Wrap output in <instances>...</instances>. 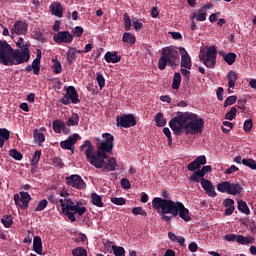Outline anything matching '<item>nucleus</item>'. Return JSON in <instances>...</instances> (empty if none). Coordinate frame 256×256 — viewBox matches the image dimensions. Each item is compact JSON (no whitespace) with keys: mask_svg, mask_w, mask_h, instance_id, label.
Wrapping results in <instances>:
<instances>
[{"mask_svg":"<svg viewBox=\"0 0 256 256\" xmlns=\"http://www.w3.org/2000/svg\"><path fill=\"white\" fill-rule=\"evenodd\" d=\"M201 185L205 191L209 195V197L215 198L217 193L215 192V187L212 182L208 179H201Z\"/></svg>","mask_w":256,"mask_h":256,"instance_id":"f3484780","label":"nucleus"},{"mask_svg":"<svg viewBox=\"0 0 256 256\" xmlns=\"http://www.w3.org/2000/svg\"><path fill=\"white\" fill-rule=\"evenodd\" d=\"M178 49L181 54V65H190L192 63V59L187 50L183 47H179Z\"/></svg>","mask_w":256,"mask_h":256,"instance_id":"412c9836","label":"nucleus"},{"mask_svg":"<svg viewBox=\"0 0 256 256\" xmlns=\"http://www.w3.org/2000/svg\"><path fill=\"white\" fill-rule=\"evenodd\" d=\"M223 126L228 128V129L222 128V132L225 133V134H227V133H229L230 130L233 128V123H232V122H229V121H224V122H223Z\"/></svg>","mask_w":256,"mask_h":256,"instance_id":"052dcab7","label":"nucleus"},{"mask_svg":"<svg viewBox=\"0 0 256 256\" xmlns=\"http://www.w3.org/2000/svg\"><path fill=\"white\" fill-rule=\"evenodd\" d=\"M41 155H42L41 151H35L34 152V157L32 159L31 166L37 167V165L39 164Z\"/></svg>","mask_w":256,"mask_h":256,"instance_id":"de8ad7c7","label":"nucleus"},{"mask_svg":"<svg viewBox=\"0 0 256 256\" xmlns=\"http://www.w3.org/2000/svg\"><path fill=\"white\" fill-rule=\"evenodd\" d=\"M205 179L200 171L197 170L195 172H193V174L190 176V181L191 182H195V183H201V180Z\"/></svg>","mask_w":256,"mask_h":256,"instance_id":"2f4dec72","label":"nucleus"},{"mask_svg":"<svg viewBox=\"0 0 256 256\" xmlns=\"http://www.w3.org/2000/svg\"><path fill=\"white\" fill-rule=\"evenodd\" d=\"M80 122V116L77 113H73L71 118L67 121V126L73 127L78 126Z\"/></svg>","mask_w":256,"mask_h":256,"instance_id":"cd10ccee","label":"nucleus"},{"mask_svg":"<svg viewBox=\"0 0 256 256\" xmlns=\"http://www.w3.org/2000/svg\"><path fill=\"white\" fill-rule=\"evenodd\" d=\"M33 250L36 254L42 255L43 243L40 236H34Z\"/></svg>","mask_w":256,"mask_h":256,"instance_id":"4be33fe9","label":"nucleus"},{"mask_svg":"<svg viewBox=\"0 0 256 256\" xmlns=\"http://www.w3.org/2000/svg\"><path fill=\"white\" fill-rule=\"evenodd\" d=\"M34 139L41 145L45 142V135L42 132H34Z\"/></svg>","mask_w":256,"mask_h":256,"instance_id":"6e6d98bb","label":"nucleus"},{"mask_svg":"<svg viewBox=\"0 0 256 256\" xmlns=\"http://www.w3.org/2000/svg\"><path fill=\"white\" fill-rule=\"evenodd\" d=\"M132 214L133 215H141L143 217H146L147 216V212L142 208V206H138V207H135V208H132Z\"/></svg>","mask_w":256,"mask_h":256,"instance_id":"49530a36","label":"nucleus"},{"mask_svg":"<svg viewBox=\"0 0 256 256\" xmlns=\"http://www.w3.org/2000/svg\"><path fill=\"white\" fill-rule=\"evenodd\" d=\"M72 32L74 36L80 38L84 33V28L81 26H76Z\"/></svg>","mask_w":256,"mask_h":256,"instance_id":"bf43d9fd","label":"nucleus"},{"mask_svg":"<svg viewBox=\"0 0 256 256\" xmlns=\"http://www.w3.org/2000/svg\"><path fill=\"white\" fill-rule=\"evenodd\" d=\"M9 156L17 161H21L23 159V154L21 152H18L16 149L10 150Z\"/></svg>","mask_w":256,"mask_h":256,"instance_id":"a19ab883","label":"nucleus"},{"mask_svg":"<svg viewBox=\"0 0 256 256\" xmlns=\"http://www.w3.org/2000/svg\"><path fill=\"white\" fill-rule=\"evenodd\" d=\"M132 24H133V27H134L135 31H140L143 28V23L139 22L138 19L133 20Z\"/></svg>","mask_w":256,"mask_h":256,"instance_id":"0e129e2a","label":"nucleus"},{"mask_svg":"<svg viewBox=\"0 0 256 256\" xmlns=\"http://www.w3.org/2000/svg\"><path fill=\"white\" fill-rule=\"evenodd\" d=\"M181 84V75L180 73L176 72L174 74L173 82H172V88L176 91H178Z\"/></svg>","mask_w":256,"mask_h":256,"instance_id":"72a5a7b5","label":"nucleus"},{"mask_svg":"<svg viewBox=\"0 0 256 256\" xmlns=\"http://www.w3.org/2000/svg\"><path fill=\"white\" fill-rule=\"evenodd\" d=\"M212 170L213 169H212L211 165H204V167L202 169H200L202 177H205L206 174L211 173Z\"/></svg>","mask_w":256,"mask_h":256,"instance_id":"e2e57ef3","label":"nucleus"},{"mask_svg":"<svg viewBox=\"0 0 256 256\" xmlns=\"http://www.w3.org/2000/svg\"><path fill=\"white\" fill-rule=\"evenodd\" d=\"M188 115L185 134H201L205 124L204 120L192 112H188Z\"/></svg>","mask_w":256,"mask_h":256,"instance_id":"20e7f679","label":"nucleus"},{"mask_svg":"<svg viewBox=\"0 0 256 256\" xmlns=\"http://www.w3.org/2000/svg\"><path fill=\"white\" fill-rule=\"evenodd\" d=\"M103 141L97 147V152L94 153V146L90 140H85L84 144L80 146V150L84 151L86 160L91 166L102 169L103 172H114L117 167V160L115 157L108 156L113 153L115 138L113 135L105 132L102 135Z\"/></svg>","mask_w":256,"mask_h":256,"instance_id":"f257e3e1","label":"nucleus"},{"mask_svg":"<svg viewBox=\"0 0 256 256\" xmlns=\"http://www.w3.org/2000/svg\"><path fill=\"white\" fill-rule=\"evenodd\" d=\"M236 242L240 245H249V243H251L250 238L243 235H237Z\"/></svg>","mask_w":256,"mask_h":256,"instance_id":"79ce46f5","label":"nucleus"},{"mask_svg":"<svg viewBox=\"0 0 256 256\" xmlns=\"http://www.w3.org/2000/svg\"><path fill=\"white\" fill-rule=\"evenodd\" d=\"M28 31V24L24 23L22 20H17L11 30V33L16 35H25Z\"/></svg>","mask_w":256,"mask_h":256,"instance_id":"dca6fc26","label":"nucleus"},{"mask_svg":"<svg viewBox=\"0 0 256 256\" xmlns=\"http://www.w3.org/2000/svg\"><path fill=\"white\" fill-rule=\"evenodd\" d=\"M10 132L6 128H0V138L9 141Z\"/></svg>","mask_w":256,"mask_h":256,"instance_id":"864d4df0","label":"nucleus"},{"mask_svg":"<svg viewBox=\"0 0 256 256\" xmlns=\"http://www.w3.org/2000/svg\"><path fill=\"white\" fill-rule=\"evenodd\" d=\"M117 126L123 128L135 127L137 125V120L132 114H124L117 117Z\"/></svg>","mask_w":256,"mask_h":256,"instance_id":"9b49d317","label":"nucleus"},{"mask_svg":"<svg viewBox=\"0 0 256 256\" xmlns=\"http://www.w3.org/2000/svg\"><path fill=\"white\" fill-rule=\"evenodd\" d=\"M179 62V51L173 47L162 48V57H160L159 65H176Z\"/></svg>","mask_w":256,"mask_h":256,"instance_id":"0eeeda50","label":"nucleus"},{"mask_svg":"<svg viewBox=\"0 0 256 256\" xmlns=\"http://www.w3.org/2000/svg\"><path fill=\"white\" fill-rule=\"evenodd\" d=\"M50 12L52 15H55L56 17H62L64 13V8L61 6L60 2H53L50 4Z\"/></svg>","mask_w":256,"mask_h":256,"instance_id":"aec40b11","label":"nucleus"},{"mask_svg":"<svg viewBox=\"0 0 256 256\" xmlns=\"http://www.w3.org/2000/svg\"><path fill=\"white\" fill-rule=\"evenodd\" d=\"M52 162L57 167L63 168V166H64V163L62 162L60 157H53Z\"/></svg>","mask_w":256,"mask_h":256,"instance_id":"69168bd1","label":"nucleus"},{"mask_svg":"<svg viewBox=\"0 0 256 256\" xmlns=\"http://www.w3.org/2000/svg\"><path fill=\"white\" fill-rule=\"evenodd\" d=\"M104 59L107 63L116 64L121 61L122 56L119 55L118 51H114V52L107 51L106 54L104 55Z\"/></svg>","mask_w":256,"mask_h":256,"instance_id":"a211bd4d","label":"nucleus"},{"mask_svg":"<svg viewBox=\"0 0 256 256\" xmlns=\"http://www.w3.org/2000/svg\"><path fill=\"white\" fill-rule=\"evenodd\" d=\"M123 19L125 22L126 31H130L131 30V17L127 12L124 14Z\"/></svg>","mask_w":256,"mask_h":256,"instance_id":"603ef678","label":"nucleus"},{"mask_svg":"<svg viewBox=\"0 0 256 256\" xmlns=\"http://www.w3.org/2000/svg\"><path fill=\"white\" fill-rule=\"evenodd\" d=\"M77 50L76 48H69V51L67 52V60L70 64L73 63V61L76 59L77 57Z\"/></svg>","mask_w":256,"mask_h":256,"instance_id":"c9c22d12","label":"nucleus"},{"mask_svg":"<svg viewBox=\"0 0 256 256\" xmlns=\"http://www.w3.org/2000/svg\"><path fill=\"white\" fill-rule=\"evenodd\" d=\"M243 192V187L235 182H229V191L228 194L231 195H239Z\"/></svg>","mask_w":256,"mask_h":256,"instance_id":"5701e85b","label":"nucleus"},{"mask_svg":"<svg viewBox=\"0 0 256 256\" xmlns=\"http://www.w3.org/2000/svg\"><path fill=\"white\" fill-rule=\"evenodd\" d=\"M26 71L27 72L33 71L34 75L39 76L40 65H28L26 66Z\"/></svg>","mask_w":256,"mask_h":256,"instance_id":"8fccbe9b","label":"nucleus"},{"mask_svg":"<svg viewBox=\"0 0 256 256\" xmlns=\"http://www.w3.org/2000/svg\"><path fill=\"white\" fill-rule=\"evenodd\" d=\"M31 43L26 42L23 48L13 49L7 41H0V63L19 65L28 63L31 59Z\"/></svg>","mask_w":256,"mask_h":256,"instance_id":"f03ea898","label":"nucleus"},{"mask_svg":"<svg viewBox=\"0 0 256 256\" xmlns=\"http://www.w3.org/2000/svg\"><path fill=\"white\" fill-rule=\"evenodd\" d=\"M163 134L167 136L168 145H169V147H171V145L173 144L172 132L170 131V129L168 127H166V128H163Z\"/></svg>","mask_w":256,"mask_h":256,"instance_id":"3c124183","label":"nucleus"},{"mask_svg":"<svg viewBox=\"0 0 256 256\" xmlns=\"http://www.w3.org/2000/svg\"><path fill=\"white\" fill-rule=\"evenodd\" d=\"M67 184L77 190H85L87 188L86 182L80 175H71L66 177Z\"/></svg>","mask_w":256,"mask_h":256,"instance_id":"f8f14e48","label":"nucleus"},{"mask_svg":"<svg viewBox=\"0 0 256 256\" xmlns=\"http://www.w3.org/2000/svg\"><path fill=\"white\" fill-rule=\"evenodd\" d=\"M188 117L189 112H177L175 118L169 121V127L176 134L183 131V129L187 132Z\"/></svg>","mask_w":256,"mask_h":256,"instance_id":"39448f33","label":"nucleus"},{"mask_svg":"<svg viewBox=\"0 0 256 256\" xmlns=\"http://www.w3.org/2000/svg\"><path fill=\"white\" fill-rule=\"evenodd\" d=\"M87 211L86 206H78L72 202L71 198H67L66 206L63 208V215L69 218V221L76 222L75 214L83 216Z\"/></svg>","mask_w":256,"mask_h":256,"instance_id":"423d86ee","label":"nucleus"},{"mask_svg":"<svg viewBox=\"0 0 256 256\" xmlns=\"http://www.w3.org/2000/svg\"><path fill=\"white\" fill-rule=\"evenodd\" d=\"M63 123H64V121H62V120L53 121L52 127H53V131L56 134H60L63 131Z\"/></svg>","mask_w":256,"mask_h":256,"instance_id":"7c9ffc66","label":"nucleus"},{"mask_svg":"<svg viewBox=\"0 0 256 256\" xmlns=\"http://www.w3.org/2000/svg\"><path fill=\"white\" fill-rule=\"evenodd\" d=\"M112 250L115 256H125V249L123 246H112Z\"/></svg>","mask_w":256,"mask_h":256,"instance_id":"c03bdc74","label":"nucleus"},{"mask_svg":"<svg viewBox=\"0 0 256 256\" xmlns=\"http://www.w3.org/2000/svg\"><path fill=\"white\" fill-rule=\"evenodd\" d=\"M60 102L63 105L78 104L81 103L78 92L73 86H69L66 90V94L61 98Z\"/></svg>","mask_w":256,"mask_h":256,"instance_id":"1a4fd4ad","label":"nucleus"},{"mask_svg":"<svg viewBox=\"0 0 256 256\" xmlns=\"http://www.w3.org/2000/svg\"><path fill=\"white\" fill-rule=\"evenodd\" d=\"M111 202H112L114 205L123 206V205H125L126 200H125V198H123V197H111Z\"/></svg>","mask_w":256,"mask_h":256,"instance_id":"09e8293b","label":"nucleus"},{"mask_svg":"<svg viewBox=\"0 0 256 256\" xmlns=\"http://www.w3.org/2000/svg\"><path fill=\"white\" fill-rule=\"evenodd\" d=\"M120 185H121L122 188L125 189V190L131 189V182H130V180L127 179V178L121 179Z\"/></svg>","mask_w":256,"mask_h":256,"instance_id":"13d9d810","label":"nucleus"},{"mask_svg":"<svg viewBox=\"0 0 256 256\" xmlns=\"http://www.w3.org/2000/svg\"><path fill=\"white\" fill-rule=\"evenodd\" d=\"M237 117V107H232L231 110L225 114L224 118L227 120H234Z\"/></svg>","mask_w":256,"mask_h":256,"instance_id":"58836bf2","label":"nucleus"},{"mask_svg":"<svg viewBox=\"0 0 256 256\" xmlns=\"http://www.w3.org/2000/svg\"><path fill=\"white\" fill-rule=\"evenodd\" d=\"M13 199L17 207L22 210H26L29 207L31 195L28 192H20V195L14 194Z\"/></svg>","mask_w":256,"mask_h":256,"instance_id":"9d476101","label":"nucleus"},{"mask_svg":"<svg viewBox=\"0 0 256 256\" xmlns=\"http://www.w3.org/2000/svg\"><path fill=\"white\" fill-rule=\"evenodd\" d=\"M223 205L224 207H232L235 205V201L232 200V198H225L224 201H223Z\"/></svg>","mask_w":256,"mask_h":256,"instance_id":"338daca9","label":"nucleus"},{"mask_svg":"<svg viewBox=\"0 0 256 256\" xmlns=\"http://www.w3.org/2000/svg\"><path fill=\"white\" fill-rule=\"evenodd\" d=\"M237 102V96H229L224 100V108L230 107Z\"/></svg>","mask_w":256,"mask_h":256,"instance_id":"a18cd8bd","label":"nucleus"},{"mask_svg":"<svg viewBox=\"0 0 256 256\" xmlns=\"http://www.w3.org/2000/svg\"><path fill=\"white\" fill-rule=\"evenodd\" d=\"M1 223L6 227V229H9L13 225V219L12 216L9 214H6L3 218H1Z\"/></svg>","mask_w":256,"mask_h":256,"instance_id":"f704fd0d","label":"nucleus"},{"mask_svg":"<svg viewBox=\"0 0 256 256\" xmlns=\"http://www.w3.org/2000/svg\"><path fill=\"white\" fill-rule=\"evenodd\" d=\"M53 39L56 44H71L73 42V34L69 31H60L54 34Z\"/></svg>","mask_w":256,"mask_h":256,"instance_id":"ddd939ff","label":"nucleus"},{"mask_svg":"<svg viewBox=\"0 0 256 256\" xmlns=\"http://www.w3.org/2000/svg\"><path fill=\"white\" fill-rule=\"evenodd\" d=\"M238 210L245 215L251 214V210L249 209V206L243 200L238 201Z\"/></svg>","mask_w":256,"mask_h":256,"instance_id":"bb28decb","label":"nucleus"},{"mask_svg":"<svg viewBox=\"0 0 256 256\" xmlns=\"http://www.w3.org/2000/svg\"><path fill=\"white\" fill-rule=\"evenodd\" d=\"M247 103L246 99H239L238 100V108L242 111L246 110L245 104Z\"/></svg>","mask_w":256,"mask_h":256,"instance_id":"774afa93","label":"nucleus"},{"mask_svg":"<svg viewBox=\"0 0 256 256\" xmlns=\"http://www.w3.org/2000/svg\"><path fill=\"white\" fill-rule=\"evenodd\" d=\"M80 139H81V136L79 134H73V135L69 136L68 139L62 140V142L60 143V147L63 150H69V151H72V153H73L74 152L73 145H75L77 143V141Z\"/></svg>","mask_w":256,"mask_h":256,"instance_id":"4468645a","label":"nucleus"},{"mask_svg":"<svg viewBox=\"0 0 256 256\" xmlns=\"http://www.w3.org/2000/svg\"><path fill=\"white\" fill-rule=\"evenodd\" d=\"M230 181H222L217 185V189L220 193H228L229 194V186Z\"/></svg>","mask_w":256,"mask_h":256,"instance_id":"c85d7f7f","label":"nucleus"},{"mask_svg":"<svg viewBox=\"0 0 256 256\" xmlns=\"http://www.w3.org/2000/svg\"><path fill=\"white\" fill-rule=\"evenodd\" d=\"M207 164V158L205 155H200L196 159L188 164V170L190 172H195V170L200 169L201 166Z\"/></svg>","mask_w":256,"mask_h":256,"instance_id":"2eb2a0df","label":"nucleus"},{"mask_svg":"<svg viewBox=\"0 0 256 256\" xmlns=\"http://www.w3.org/2000/svg\"><path fill=\"white\" fill-rule=\"evenodd\" d=\"M73 256H87V250L82 246L72 250Z\"/></svg>","mask_w":256,"mask_h":256,"instance_id":"ea45409f","label":"nucleus"},{"mask_svg":"<svg viewBox=\"0 0 256 256\" xmlns=\"http://www.w3.org/2000/svg\"><path fill=\"white\" fill-rule=\"evenodd\" d=\"M218 54L223 57L224 62L228 65L234 64L237 60V55L235 52H228L226 54L225 51H219Z\"/></svg>","mask_w":256,"mask_h":256,"instance_id":"6ab92c4d","label":"nucleus"},{"mask_svg":"<svg viewBox=\"0 0 256 256\" xmlns=\"http://www.w3.org/2000/svg\"><path fill=\"white\" fill-rule=\"evenodd\" d=\"M252 127H253V121L251 119H248L244 122V131L245 132H251Z\"/></svg>","mask_w":256,"mask_h":256,"instance_id":"680f3d73","label":"nucleus"},{"mask_svg":"<svg viewBox=\"0 0 256 256\" xmlns=\"http://www.w3.org/2000/svg\"><path fill=\"white\" fill-rule=\"evenodd\" d=\"M242 164L252 170H256V161L253 159H243Z\"/></svg>","mask_w":256,"mask_h":256,"instance_id":"37998d69","label":"nucleus"},{"mask_svg":"<svg viewBox=\"0 0 256 256\" xmlns=\"http://www.w3.org/2000/svg\"><path fill=\"white\" fill-rule=\"evenodd\" d=\"M90 198L92 205L97 206L99 208L104 207V203L102 202V196L98 195L97 193H92Z\"/></svg>","mask_w":256,"mask_h":256,"instance_id":"393cba45","label":"nucleus"},{"mask_svg":"<svg viewBox=\"0 0 256 256\" xmlns=\"http://www.w3.org/2000/svg\"><path fill=\"white\" fill-rule=\"evenodd\" d=\"M152 207L156 211H160V209H162L164 214H170L173 217H177L179 215L184 222H190L192 219L190 211L182 202L179 201L174 202L173 200H163L162 197H154Z\"/></svg>","mask_w":256,"mask_h":256,"instance_id":"7ed1b4c3","label":"nucleus"},{"mask_svg":"<svg viewBox=\"0 0 256 256\" xmlns=\"http://www.w3.org/2000/svg\"><path fill=\"white\" fill-rule=\"evenodd\" d=\"M192 65H183V68H181L182 76H184L185 80L188 81L190 79Z\"/></svg>","mask_w":256,"mask_h":256,"instance_id":"e433bc0d","label":"nucleus"},{"mask_svg":"<svg viewBox=\"0 0 256 256\" xmlns=\"http://www.w3.org/2000/svg\"><path fill=\"white\" fill-rule=\"evenodd\" d=\"M217 50L215 46L204 47L200 49L199 59L204 65H215Z\"/></svg>","mask_w":256,"mask_h":256,"instance_id":"6e6552de","label":"nucleus"},{"mask_svg":"<svg viewBox=\"0 0 256 256\" xmlns=\"http://www.w3.org/2000/svg\"><path fill=\"white\" fill-rule=\"evenodd\" d=\"M154 121L158 127H164L167 124V121L164 119V114L162 112H159L155 115Z\"/></svg>","mask_w":256,"mask_h":256,"instance_id":"a878e982","label":"nucleus"},{"mask_svg":"<svg viewBox=\"0 0 256 256\" xmlns=\"http://www.w3.org/2000/svg\"><path fill=\"white\" fill-rule=\"evenodd\" d=\"M42 59V51L41 49L36 50V58L33 60L31 65H40Z\"/></svg>","mask_w":256,"mask_h":256,"instance_id":"4d7b16f0","label":"nucleus"},{"mask_svg":"<svg viewBox=\"0 0 256 256\" xmlns=\"http://www.w3.org/2000/svg\"><path fill=\"white\" fill-rule=\"evenodd\" d=\"M227 79H228V86H229V88L234 89L235 86H236V83H237V79H238L237 73L234 72V71H230L227 74Z\"/></svg>","mask_w":256,"mask_h":256,"instance_id":"b1692460","label":"nucleus"},{"mask_svg":"<svg viewBox=\"0 0 256 256\" xmlns=\"http://www.w3.org/2000/svg\"><path fill=\"white\" fill-rule=\"evenodd\" d=\"M48 206V201L44 198L41 200L35 208V211H43Z\"/></svg>","mask_w":256,"mask_h":256,"instance_id":"5fc2aeb1","label":"nucleus"},{"mask_svg":"<svg viewBox=\"0 0 256 256\" xmlns=\"http://www.w3.org/2000/svg\"><path fill=\"white\" fill-rule=\"evenodd\" d=\"M207 16H208L207 12H204V10L199 9L198 14L196 15L195 12H194L191 19H194V17H196L197 21L203 22V21H206Z\"/></svg>","mask_w":256,"mask_h":256,"instance_id":"473e14b6","label":"nucleus"},{"mask_svg":"<svg viewBox=\"0 0 256 256\" xmlns=\"http://www.w3.org/2000/svg\"><path fill=\"white\" fill-rule=\"evenodd\" d=\"M96 80L98 82V86L100 89H103L105 87L106 80L102 74V72L96 73Z\"/></svg>","mask_w":256,"mask_h":256,"instance_id":"4c0bfd02","label":"nucleus"},{"mask_svg":"<svg viewBox=\"0 0 256 256\" xmlns=\"http://www.w3.org/2000/svg\"><path fill=\"white\" fill-rule=\"evenodd\" d=\"M124 43H129L131 45L136 44V38L134 35H132L130 32H125L123 34V38H122Z\"/></svg>","mask_w":256,"mask_h":256,"instance_id":"c756f323","label":"nucleus"}]
</instances>
